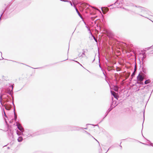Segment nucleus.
Returning a JSON list of instances; mask_svg holds the SVG:
<instances>
[{"mask_svg":"<svg viewBox=\"0 0 153 153\" xmlns=\"http://www.w3.org/2000/svg\"><path fill=\"white\" fill-rule=\"evenodd\" d=\"M43 130H41L40 131H38L35 133L33 134H31L30 131V130L26 129L25 130H24L23 132L21 134H22L23 136H31L32 137H34L36 135H39L40 134H43L44 133L42 132Z\"/></svg>","mask_w":153,"mask_h":153,"instance_id":"f257e3e1","label":"nucleus"},{"mask_svg":"<svg viewBox=\"0 0 153 153\" xmlns=\"http://www.w3.org/2000/svg\"><path fill=\"white\" fill-rule=\"evenodd\" d=\"M135 6L139 8L138 10L139 12H142L146 14L149 13V11L146 8L137 5H135Z\"/></svg>","mask_w":153,"mask_h":153,"instance_id":"f03ea898","label":"nucleus"},{"mask_svg":"<svg viewBox=\"0 0 153 153\" xmlns=\"http://www.w3.org/2000/svg\"><path fill=\"white\" fill-rule=\"evenodd\" d=\"M68 131H79L81 129H83L84 128L82 127H80L77 126H68ZM87 128H85L84 129H86Z\"/></svg>","mask_w":153,"mask_h":153,"instance_id":"7ed1b4c3","label":"nucleus"},{"mask_svg":"<svg viewBox=\"0 0 153 153\" xmlns=\"http://www.w3.org/2000/svg\"><path fill=\"white\" fill-rule=\"evenodd\" d=\"M16 126H17L18 128L21 131V132H20V134H19L18 131H17V134H18V135L19 136L20 135V134H21L22 133V132H23L24 130H24V128L22 127L21 125L19 123H17Z\"/></svg>","mask_w":153,"mask_h":153,"instance_id":"20e7f679","label":"nucleus"},{"mask_svg":"<svg viewBox=\"0 0 153 153\" xmlns=\"http://www.w3.org/2000/svg\"><path fill=\"white\" fill-rule=\"evenodd\" d=\"M13 85H10L9 86V88L7 89V93L10 95L13 94Z\"/></svg>","mask_w":153,"mask_h":153,"instance_id":"39448f33","label":"nucleus"},{"mask_svg":"<svg viewBox=\"0 0 153 153\" xmlns=\"http://www.w3.org/2000/svg\"><path fill=\"white\" fill-rule=\"evenodd\" d=\"M113 103L112 102L110 107L108 109V111L106 112L107 113L106 114L105 117L103 118V119H104L107 116L109 112L111 111L113 109V108L115 107V106H113Z\"/></svg>","mask_w":153,"mask_h":153,"instance_id":"423d86ee","label":"nucleus"},{"mask_svg":"<svg viewBox=\"0 0 153 153\" xmlns=\"http://www.w3.org/2000/svg\"><path fill=\"white\" fill-rule=\"evenodd\" d=\"M152 86V85H147L146 86H145L144 88L145 89H147V91H146V92L147 93L149 92V89L150 87Z\"/></svg>","mask_w":153,"mask_h":153,"instance_id":"0eeeda50","label":"nucleus"},{"mask_svg":"<svg viewBox=\"0 0 153 153\" xmlns=\"http://www.w3.org/2000/svg\"><path fill=\"white\" fill-rule=\"evenodd\" d=\"M143 78L142 75L139 74L137 76V79L138 80L142 81L143 80Z\"/></svg>","mask_w":153,"mask_h":153,"instance_id":"6e6552de","label":"nucleus"},{"mask_svg":"<svg viewBox=\"0 0 153 153\" xmlns=\"http://www.w3.org/2000/svg\"><path fill=\"white\" fill-rule=\"evenodd\" d=\"M5 108L7 110L9 111L10 110L11 107L10 105H6L4 106Z\"/></svg>","mask_w":153,"mask_h":153,"instance_id":"1a4fd4ad","label":"nucleus"},{"mask_svg":"<svg viewBox=\"0 0 153 153\" xmlns=\"http://www.w3.org/2000/svg\"><path fill=\"white\" fill-rule=\"evenodd\" d=\"M143 57L142 58V65H143V62H145V61H144V59H145V58H146V53H143Z\"/></svg>","mask_w":153,"mask_h":153,"instance_id":"9d476101","label":"nucleus"},{"mask_svg":"<svg viewBox=\"0 0 153 153\" xmlns=\"http://www.w3.org/2000/svg\"><path fill=\"white\" fill-rule=\"evenodd\" d=\"M111 94L114 97L117 99H118V96L116 94V93L114 91H111Z\"/></svg>","mask_w":153,"mask_h":153,"instance_id":"9b49d317","label":"nucleus"},{"mask_svg":"<svg viewBox=\"0 0 153 153\" xmlns=\"http://www.w3.org/2000/svg\"><path fill=\"white\" fill-rule=\"evenodd\" d=\"M118 4V5H117V6L118 8H119V7H120L121 6L122 3H120V2H119L118 0H117L115 3H114V4Z\"/></svg>","mask_w":153,"mask_h":153,"instance_id":"f8f14e48","label":"nucleus"},{"mask_svg":"<svg viewBox=\"0 0 153 153\" xmlns=\"http://www.w3.org/2000/svg\"><path fill=\"white\" fill-rule=\"evenodd\" d=\"M74 7H75V8L76 10V11L77 12V14H78V15L81 18H82V16H81L80 14V13H79V11H78V9H77L76 6H75V5H74Z\"/></svg>","mask_w":153,"mask_h":153,"instance_id":"ddd939ff","label":"nucleus"},{"mask_svg":"<svg viewBox=\"0 0 153 153\" xmlns=\"http://www.w3.org/2000/svg\"><path fill=\"white\" fill-rule=\"evenodd\" d=\"M142 71L144 74L146 73L147 69L146 68H144V66H143L142 68Z\"/></svg>","mask_w":153,"mask_h":153,"instance_id":"4468645a","label":"nucleus"},{"mask_svg":"<svg viewBox=\"0 0 153 153\" xmlns=\"http://www.w3.org/2000/svg\"><path fill=\"white\" fill-rule=\"evenodd\" d=\"M85 51H84V50H83V52H82V54H81V55H80V56H79V57H83L85 56Z\"/></svg>","mask_w":153,"mask_h":153,"instance_id":"2eb2a0df","label":"nucleus"},{"mask_svg":"<svg viewBox=\"0 0 153 153\" xmlns=\"http://www.w3.org/2000/svg\"><path fill=\"white\" fill-rule=\"evenodd\" d=\"M15 108H14V120H15V121H16V120L17 118V115L16 114V113H15Z\"/></svg>","mask_w":153,"mask_h":153,"instance_id":"dca6fc26","label":"nucleus"},{"mask_svg":"<svg viewBox=\"0 0 153 153\" xmlns=\"http://www.w3.org/2000/svg\"><path fill=\"white\" fill-rule=\"evenodd\" d=\"M18 141L19 142H21L23 140V138L22 137H19L18 139H17Z\"/></svg>","mask_w":153,"mask_h":153,"instance_id":"f3484780","label":"nucleus"},{"mask_svg":"<svg viewBox=\"0 0 153 153\" xmlns=\"http://www.w3.org/2000/svg\"><path fill=\"white\" fill-rule=\"evenodd\" d=\"M130 13L132 15H134L135 14H138V13H136L135 12L131 10H130Z\"/></svg>","mask_w":153,"mask_h":153,"instance_id":"a211bd4d","label":"nucleus"},{"mask_svg":"<svg viewBox=\"0 0 153 153\" xmlns=\"http://www.w3.org/2000/svg\"><path fill=\"white\" fill-rule=\"evenodd\" d=\"M150 80L149 79L146 80L145 81V82H144V83L145 84H147L149 83L150 82Z\"/></svg>","mask_w":153,"mask_h":153,"instance_id":"6ab92c4d","label":"nucleus"},{"mask_svg":"<svg viewBox=\"0 0 153 153\" xmlns=\"http://www.w3.org/2000/svg\"><path fill=\"white\" fill-rule=\"evenodd\" d=\"M2 97L1 96L0 97V102L1 105L3 106V104L2 103Z\"/></svg>","mask_w":153,"mask_h":153,"instance_id":"aec40b11","label":"nucleus"},{"mask_svg":"<svg viewBox=\"0 0 153 153\" xmlns=\"http://www.w3.org/2000/svg\"><path fill=\"white\" fill-rule=\"evenodd\" d=\"M136 67H135L134 68V72L132 73V74H131V76L133 77V76H134V75H135V71H136Z\"/></svg>","mask_w":153,"mask_h":153,"instance_id":"412c9836","label":"nucleus"},{"mask_svg":"<svg viewBox=\"0 0 153 153\" xmlns=\"http://www.w3.org/2000/svg\"><path fill=\"white\" fill-rule=\"evenodd\" d=\"M126 6H134V5L132 3H130L129 4H126Z\"/></svg>","mask_w":153,"mask_h":153,"instance_id":"4be33fe9","label":"nucleus"},{"mask_svg":"<svg viewBox=\"0 0 153 153\" xmlns=\"http://www.w3.org/2000/svg\"><path fill=\"white\" fill-rule=\"evenodd\" d=\"M13 94H12V95H11L12 97V100H13V104L14 107L15 108V105L13 103V99H14V97H13V96L12 95Z\"/></svg>","mask_w":153,"mask_h":153,"instance_id":"5701e85b","label":"nucleus"},{"mask_svg":"<svg viewBox=\"0 0 153 153\" xmlns=\"http://www.w3.org/2000/svg\"><path fill=\"white\" fill-rule=\"evenodd\" d=\"M99 67L100 68H101V70L102 71V72H103V71H104V70L102 68L100 64H99Z\"/></svg>","mask_w":153,"mask_h":153,"instance_id":"b1692460","label":"nucleus"},{"mask_svg":"<svg viewBox=\"0 0 153 153\" xmlns=\"http://www.w3.org/2000/svg\"><path fill=\"white\" fill-rule=\"evenodd\" d=\"M123 9L125 10H126L127 11H130V10H129L127 9H126V8L124 7H123Z\"/></svg>","mask_w":153,"mask_h":153,"instance_id":"393cba45","label":"nucleus"},{"mask_svg":"<svg viewBox=\"0 0 153 153\" xmlns=\"http://www.w3.org/2000/svg\"><path fill=\"white\" fill-rule=\"evenodd\" d=\"M3 111H4V116L6 117H7V115H6V114H5V113L4 111V109H3Z\"/></svg>","mask_w":153,"mask_h":153,"instance_id":"a878e982","label":"nucleus"},{"mask_svg":"<svg viewBox=\"0 0 153 153\" xmlns=\"http://www.w3.org/2000/svg\"><path fill=\"white\" fill-rule=\"evenodd\" d=\"M148 141L150 143V144L149 145H150V146H153V144L152 143H151V142H150V141H149V140H148Z\"/></svg>","mask_w":153,"mask_h":153,"instance_id":"bb28decb","label":"nucleus"},{"mask_svg":"<svg viewBox=\"0 0 153 153\" xmlns=\"http://www.w3.org/2000/svg\"><path fill=\"white\" fill-rule=\"evenodd\" d=\"M148 48H149L148 49H149L150 48L153 49V45L151 46V47Z\"/></svg>","mask_w":153,"mask_h":153,"instance_id":"cd10ccee","label":"nucleus"},{"mask_svg":"<svg viewBox=\"0 0 153 153\" xmlns=\"http://www.w3.org/2000/svg\"><path fill=\"white\" fill-rule=\"evenodd\" d=\"M70 1H69L68 0H64V2H69Z\"/></svg>","mask_w":153,"mask_h":153,"instance_id":"c85d7f7f","label":"nucleus"},{"mask_svg":"<svg viewBox=\"0 0 153 153\" xmlns=\"http://www.w3.org/2000/svg\"><path fill=\"white\" fill-rule=\"evenodd\" d=\"M70 4L71 5V6H73V5H72V3H71V1H70L69 2Z\"/></svg>","mask_w":153,"mask_h":153,"instance_id":"c756f323","label":"nucleus"},{"mask_svg":"<svg viewBox=\"0 0 153 153\" xmlns=\"http://www.w3.org/2000/svg\"><path fill=\"white\" fill-rule=\"evenodd\" d=\"M94 39L95 41L96 42H97V40L95 39V38L94 37Z\"/></svg>","mask_w":153,"mask_h":153,"instance_id":"7c9ffc66","label":"nucleus"},{"mask_svg":"<svg viewBox=\"0 0 153 153\" xmlns=\"http://www.w3.org/2000/svg\"><path fill=\"white\" fill-rule=\"evenodd\" d=\"M86 27H87V28H88V30H90V28H89V27H88L86 26Z\"/></svg>","mask_w":153,"mask_h":153,"instance_id":"2f4dec72","label":"nucleus"},{"mask_svg":"<svg viewBox=\"0 0 153 153\" xmlns=\"http://www.w3.org/2000/svg\"><path fill=\"white\" fill-rule=\"evenodd\" d=\"M73 60V61H75V62H77V63H78L79 64H80L79 63V62H78L77 61H74V60Z\"/></svg>","mask_w":153,"mask_h":153,"instance_id":"473e14b6","label":"nucleus"},{"mask_svg":"<svg viewBox=\"0 0 153 153\" xmlns=\"http://www.w3.org/2000/svg\"><path fill=\"white\" fill-rule=\"evenodd\" d=\"M103 72V74L104 75L105 77H106V75H105V73H104V71H103V72Z\"/></svg>","mask_w":153,"mask_h":153,"instance_id":"72a5a7b5","label":"nucleus"},{"mask_svg":"<svg viewBox=\"0 0 153 153\" xmlns=\"http://www.w3.org/2000/svg\"><path fill=\"white\" fill-rule=\"evenodd\" d=\"M85 132H86L87 134H89L90 135V134L88 132H87L86 131H85Z\"/></svg>","mask_w":153,"mask_h":153,"instance_id":"f704fd0d","label":"nucleus"},{"mask_svg":"<svg viewBox=\"0 0 153 153\" xmlns=\"http://www.w3.org/2000/svg\"><path fill=\"white\" fill-rule=\"evenodd\" d=\"M113 4H111V5H108V7H111V6H113Z\"/></svg>","mask_w":153,"mask_h":153,"instance_id":"c9c22d12","label":"nucleus"},{"mask_svg":"<svg viewBox=\"0 0 153 153\" xmlns=\"http://www.w3.org/2000/svg\"><path fill=\"white\" fill-rule=\"evenodd\" d=\"M4 10L3 11V12L1 14V16H2V15H3V13H4Z\"/></svg>","mask_w":153,"mask_h":153,"instance_id":"e433bc0d","label":"nucleus"},{"mask_svg":"<svg viewBox=\"0 0 153 153\" xmlns=\"http://www.w3.org/2000/svg\"><path fill=\"white\" fill-rule=\"evenodd\" d=\"M11 61L13 62H16L18 63V62H16V61H14V60H11Z\"/></svg>","mask_w":153,"mask_h":153,"instance_id":"4c0bfd02","label":"nucleus"},{"mask_svg":"<svg viewBox=\"0 0 153 153\" xmlns=\"http://www.w3.org/2000/svg\"><path fill=\"white\" fill-rule=\"evenodd\" d=\"M9 101V100L8 99H7L6 101H5V102H8Z\"/></svg>","mask_w":153,"mask_h":153,"instance_id":"58836bf2","label":"nucleus"},{"mask_svg":"<svg viewBox=\"0 0 153 153\" xmlns=\"http://www.w3.org/2000/svg\"><path fill=\"white\" fill-rule=\"evenodd\" d=\"M92 137H93V138H94L95 140L96 141H97L98 142V141H97V140H96V139H95L94 137H93L92 136Z\"/></svg>","mask_w":153,"mask_h":153,"instance_id":"ea45409f","label":"nucleus"},{"mask_svg":"<svg viewBox=\"0 0 153 153\" xmlns=\"http://www.w3.org/2000/svg\"><path fill=\"white\" fill-rule=\"evenodd\" d=\"M10 149V148L9 147H7V149Z\"/></svg>","mask_w":153,"mask_h":153,"instance_id":"a19ab883","label":"nucleus"},{"mask_svg":"<svg viewBox=\"0 0 153 153\" xmlns=\"http://www.w3.org/2000/svg\"><path fill=\"white\" fill-rule=\"evenodd\" d=\"M143 116H144V112Z\"/></svg>","mask_w":153,"mask_h":153,"instance_id":"79ce46f5","label":"nucleus"},{"mask_svg":"<svg viewBox=\"0 0 153 153\" xmlns=\"http://www.w3.org/2000/svg\"><path fill=\"white\" fill-rule=\"evenodd\" d=\"M95 60V58H94V60H93V62L94 61V60Z\"/></svg>","mask_w":153,"mask_h":153,"instance_id":"37998d69","label":"nucleus"},{"mask_svg":"<svg viewBox=\"0 0 153 153\" xmlns=\"http://www.w3.org/2000/svg\"><path fill=\"white\" fill-rule=\"evenodd\" d=\"M143 144H145V145H149L147 144H145V143H143Z\"/></svg>","mask_w":153,"mask_h":153,"instance_id":"c03bdc74","label":"nucleus"},{"mask_svg":"<svg viewBox=\"0 0 153 153\" xmlns=\"http://www.w3.org/2000/svg\"><path fill=\"white\" fill-rule=\"evenodd\" d=\"M79 65H80L81 66H82V67L83 68H84V67L82 66V65L81 64H79Z\"/></svg>","mask_w":153,"mask_h":153,"instance_id":"a18cd8bd","label":"nucleus"},{"mask_svg":"<svg viewBox=\"0 0 153 153\" xmlns=\"http://www.w3.org/2000/svg\"><path fill=\"white\" fill-rule=\"evenodd\" d=\"M4 120H5V121L6 123H7V121H6V119H4Z\"/></svg>","mask_w":153,"mask_h":153,"instance_id":"49530a36","label":"nucleus"},{"mask_svg":"<svg viewBox=\"0 0 153 153\" xmlns=\"http://www.w3.org/2000/svg\"><path fill=\"white\" fill-rule=\"evenodd\" d=\"M139 15L141 16H143V15H141V14H139Z\"/></svg>","mask_w":153,"mask_h":153,"instance_id":"de8ad7c7","label":"nucleus"},{"mask_svg":"<svg viewBox=\"0 0 153 153\" xmlns=\"http://www.w3.org/2000/svg\"><path fill=\"white\" fill-rule=\"evenodd\" d=\"M11 135L12 136V137H13V134H11Z\"/></svg>","mask_w":153,"mask_h":153,"instance_id":"09e8293b","label":"nucleus"},{"mask_svg":"<svg viewBox=\"0 0 153 153\" xmlns=\"http://www.w3.org/2000/svg\"><path fill=\"white\" fill-rule=\"evenodd\" d=\"M109 149L107 151H106V153L108 151V150H109Z\"/></svg>","mask_w":153,"mask_h":153,"instance_id":"8fccbe9b","label":"nucleus"},{"mask_svg":"<svg viewBox=\"0 0 153 153\" xmlns=\"http://www.w3.org/2000/svg\"><path fill=\"white\" fill-rule=\"evenodd\" d=\"M1 16H0V20H1Z\"/></svg>","mask_w":153,"mask_h":153,"instance_id":"3c124183","label":"nucleus"},{"mask_svg":"<svg viewBox=\"0 0 153 153\" xmlns=\"http://www.w3.org/2000/svg\"><path fill=\"white\" fill-rule=\"evenodd\" d=\"M79 56H79H80V54L78 55Z\"/></svg>","mask_w":153,"mask_h":153,"instance_id":"603ef678","label":"nucleus"},{"mask_svg":"<svg viewBox=\"0 0 153 153\" xmlns=\"http://www.w3.org/2000/svg\"><path fill=\"white\" fill-rule=\"evenodd\" d=\"M151 84H153V82H152Z\"/></svg>","mask_w":153,"mask_h":153,"instance_id":"864d4df0","label":"nucleus"},{"mask_svg":"<svg viewBox=\"0 0 153 153\" xmlns=\"http://www.w3.org/2000/svg\"><path fill=\"white\" fill-rule=\"evenodd\" d=\"M2 59H0V60H1V59H3V58L2 57Z\"/></svg>","mask_w":153,"mask_h":153,"instance_id":"5fc2aeb1","label":"nucleus"},{"mask_svg":"<svg viewBox=\"0 0 153 153\" xmlns=\"http://www.w3.org/2000/svg\"><path fill=\"white\" fill-rule=\"evenodd\" d=\"M116 70H117V71H120V70H117V69Z\"/></svg>","mask_w":153,"mask_h":153,"instance_id":"6e6d98bb","label":"nucleus"},{"mask_svg":"<svg viewBox=\"0 0 153 153\" xmlns=\"http://www.w3.org/2000/svg\"><path fill=\"white\" fill-rule=\"evenodd\" d=\"M7 145H5V146H4L3 147H5V146H7Z\"/></svg>","mask_w":153,"mask_h":153,"instance_id":"4d7b16f0","label":"nucleus"},{"mask_svg":"<svg viewBox=\"0 0 153 153\" xmlns=\"http://www.w3.org/2000/svg\"><path fill=\"white\" fill-rule=\"evenodd\" d=\"M67 59H65V60H64V61H65V60H67Z\"/></svg>","mask_w":153,"mask_h":153,"instance_id":"13d9d810","label":"nucleus"},{"mask_svg":"<svg viewBox=\"0 0 153 153\" xmlns=\"http://www.w3.org/2000/svg\"><path fill=\"white\" fill-rule=\"evenodd\" d=\"M96 126H98V124H97V125H96Z\"/></svg>","mask_w":153,"mask_h":153,"instance_id":"bf43d9fd","label":"nucleus"},{"mask_svg":"<svg viewBox=\"0 0 153 153\" xmlns=\"http://www.w3.org/2000/svg\"><path fill=\"white\" fill-rule=\"evenodd\" d=\"M69 48H68V50H69Z\"/></svg>","mask_w":153,"mask_h":153,"instance_id":"052dcab7","label":"nucleus"},{"mask_svg":"<svg viewBox=\"0 0 153 153\" xmlns=\"http://www.w3.org/2000/svg\"><path fill=\"white\" fill-rule=\"evenodd\" d=\"M1 55H2V53H1Z\"/></svg>","mask_w":153,"mask_h":153,"instance_id":"680f3d73","label":"nucleus"},{"mask_svg":"<svg viewBox=\"0 0 153 153\" xmlns=\"http://www.w3.org/2000/svg\"><path fill=\"white\" fill-rule=\"evenodd\" d=\"M120 146L121 147V148L122 147V146Z\"/></svg>","mask_w":153,"mask_h":153,"instance_id":"e2e57ef3","label":"nucleus"},{"mask_svg":"<svg viewBox=\"0 0 153 153\" xmlns=\"http://www.w3.org/2000/svg\"><path fill=\"white\" fill-rule=\"evenodd\" d=\"M99 63H100V61H99Z\"/></svg>","mask_w":153,"mask_h":153,"instance_id":"0e129e2a","label":"nucleus"},{"mask_svg":"<svg viewBox=\"0 0 153 153\" xmlns=\"http://www.w3.org/2000/svg\"><path fill=\"white\" fill-rule=\"evenodd\" d=\"M90 32H91V31H90Z\"/></svg>","mask_w":153,"mask_h":153,"instance_id":"69168bd1","label":"nucleus"},{"mask_svg":"<svg viewBox=\"0 0 153 153\" xmlns=\"http://www.w3.org/2000/svg\"><path fill=\"white\" fill-rule=\"evenodd\" d=\"M152 146L153 147V146Z\"/></svg>","mask_w":153,"mask_h":153,"instance_id":"338daca9","label":"nucleus"}]
</instances>
